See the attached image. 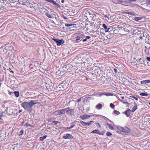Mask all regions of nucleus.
Segmentation results:
<instances>
[{
    "label": "nucleus",
    "instance_id": "f257e3e1",
    "mask_svg": "<svg viewBox=\"0 0 150 150\" xmlns=\"http://www.w3.org/2000/svg\"><path fill=\"white\" fill-rule=\"evenodd\" d=\"M37 103L35 100H31L29 103L24 102L21 104V106L26 110H31L32 106Z\"/></svg>",
    "mask_w": 150,
    "mask_h": 150
},
{
    "label": "nucleus",
    "instance_id": "f03ea898",
    "mask_svg": "<svg viewBox=\"0 0 150 150\" xmlns=\"http://www.w3.org/2000/svg\"><path fill=\"white\" fill-rule=\"evenodd\" d=\"M117 127L119 130L125 133H129L130 132V130L127 127L123 128L120 126H119Z\"/></svg>",
    "mask_w": 150,
    "mask_h": 150
},
{
    "label": "nucleus",
    "instance_id": "7ed1b4c3",
    "mask_svg": "<svg viewBox=\"0 0 150 150\" xmlns=\"http://www.w3.org/2000/svg\"><path fill=\"white\" fill-rule=\"evenodd\" d=\"M53 40L54 42L57 43V45L58 46L61 45L62 44H63L64 42V41L63 39L60 40L59 39L54 38Z\"/></svg>",
    "mask_w": 150,
    "mask_h": 150
},
{
    "label": "nucleus",
    "instance_id": "20e7f679",
    "mask_svg": "<svg viewBox=\"0 0 150 150\" xmlns=\"http://www.w3.org/2000/svg\"><path fill=\"white\" fill-rule=\"evenodd\" d=\"M76 36V41L77 42H79V40L81 41L83 38V35L81 34H76L75 35Z\"/></svg>",
    "mask_w": 150,
    "mask_h": 150
},
{
    "label": "nucleus",
    "instance_id": "39448f33",
    "mask_svg": "<svg viewBox=\"0 0 150 150\" xmlns=\"http://www.w3.org/2000/svg\"><path fill=\"white\" fill-rule=\"evenodd\" d=\"M72 136L70 134H65L63 138L64 139H71L72 138Z\"/></svg>",
    "mask_w": 150,
    "mask_h": 150
},
{
    "label": "nucleus",
    "instance_id": "423d86ee",
    "mask_svg": "<svg viewBox=\"0 0 150 150\" xmlns=\"http://www.w3.org/2000/svg\"><path fill=\"white\" fill-rule=\"evenodd\" d=\"M48 2H50L53 4L56 5L58 7L60 8V6L57 4L56 1L53 0H46Z\"/></svg>",
    "mask_w": 150,
    "mask_h": 150
},
{
    "label": "nucleus",
    "instance_id": "0eeeda50",
    "mask_svg": "<svg viewBox=\"0 0 150 150\" xmlns=\"http://www.w3.org/2000/svg\"><path fill=\"white\" fill-rule=\"evenodd\" d=\"M66 112L67 114L73 115L74 114V111L73 109H69H69L66 110Z\"/></svg>",
    "mask_w": 150,
    "mask_h": 150
},
{
    "label": "nucleus",
    "instance_id": "6e6552de",
    "mask_svg": "<svg viewBox=\"0 0 150 150\" xmlns=\"http://www.w3.org/2000/svg\"><path fill=\"white\" fill-rule=\"evenodd\" d=\"M90 115H84L80 116V118L82 120H84L90 117Z\"/></svg>",
    "mask_w": 150,
    "mask_h": 150
},
{
    "label": "nucleus",
    "instance_id": "1a4fd4ad",
    "mask_svg": "<svg viewBox=\"0 0 150 150\" xmlns=\"http://www.w3.org/2000/svg\"><path fill=\"white\" fill-rule=\"evenodd\" d=\"M150 83V80H143L141 82V83L142 84L145 85L148 83Z\"/></svg>",
    "mask_w": 150,
    "mask_h": 150
},
{
    "label": "nucleus",
    "instance_id": "9d476101",
    "mask_svg": "<svg viewBox=\"0 0 150 150\" xmlns=\"http://www.w3.org/2000/svg\"><path fill=\"white\" fill-rule=\"evenodd\" d=\"M26 63L25 64V65H27V66L28 65V64H27V63H28V64H29V67H30L31 68H33V65L31 64H29V63H30V62H31V60L30 59H28L26 60Z\"/></svg>",
    "mask_w": 150,
    "mask_h": 150
},
{
    "label": "nucleus",
    "instance_id": "9b49d317",
    "mask_svg": "<svg viewBox=\"0 0 150 150\" xmlns=\"http://www.w3.org/2000/svg\"><path fill=\"white\" fill-rule=\"evenodd\" d=\"M102 26L105 29V31L106 32H108L109 30L110 29V28H108L107 26L105 24H103Z\"/></svg>",
    "mask_w": 150,
    "mask_h": 150
},
{
    "label": "nucleus",
    "instance_id": "f8f14e48",
    "mask_svg": "<svg viewBox=\"0 0 150 150\" xmlns=\"http://www.w3.org/2000/svg\"><path fill=\"white\" fill-rule=\"evenodd\" d=\"M131 111V110L129 109L124 112L123 113H125L127 117H129Z\"/></svg>",
    "mask_w": 150,
    "mask_h": 150
},
{
    "label": "nucleus",
    "instance_id": "ddd939ff",
    "mask_svg": "<svg viewBox=\"0 0 150 150\" xmlns=\"http://www.w3.org/2000/svg\"><path fill=\"white\" fill-rule=\"evenodd\" d=\"M134 105L131 110V111L132 112H134L137 109V104L135 102L134 103Z\"/></svg>",
    "mask_w": 150,
    "mask_h": 150
},
{
    "label": "nucleus",
    "instance_id": "4468645a",
    "mask_svg": "<svg viewBox=\"0 0 150 150\" xmlns=\"http://www.w3.org/2000/svg\"><path fill=\"white\" fill-rule=\"evenodd\" d=\"M67 109H69V108L60 110V111L61 115L64 114L65 112H66V110H67Z\"/></svg>",
    "mask_w": 150,
    "mask_h": 150
},
{
    "label": "nucleus",
    "instance_id": "2eb2a0df",
    "mask_svg": "<svg viewBox=\"0 0 150 150\" xmlns=\"http://www.w3.org/2000/svg\"><path fill=\"white\" fill-rule=\"evenodd\" d=\"M53 114L55 115H61L60 113V110H57L54 111V112H53Z\"/></svg>",
    "mask_w": 150,
    "mask_h": 150
},
{
    "label": "nucleus",
    "instance_id": "dca6fc26",
    "mask_svg": "<svg viewBox=\"0 0 150 150\" xmlns=\"http://www.w3.org/2000/svg\"><path fill=\"white\" fill-rule=\"evenodd\" d=\"M129 29L130 32L129 33H134L135 31V30L133 28H132L131 26L129 27Z\"/></svg>",
    "mask_w": 150,
    "mask_h": 150
},
{
    "label": "nucleus",
    "instance_id": "f3484780",
    "mask_svg": "<svg viewBox=\"0 0 150 150\" xmlns=\"http://www.w3.org/2000/svg\"><path fill=\"white\" fill-rule=\"evenodd\" d=\"M102 104L99 103L96 106V108L98 109H100L102 108Z\"/></svg>",
    "mask_w": 150,
    "mask_h": 150
},
{
    "label": "nucleus",
    "instance_id": "a211bd4d",
    "mask_svg": "<svg viewBox=\"0 0 150 150\" xmlns=\"http://www.w3.org/2000/svg\"><path fill=\"white\" fill-rule=\"evenodd\" d=\"M123 30L125 32V33H129L130 31H129V27L127 28H123Z\"/></svg>",
    "mask_w": 150,
    "mask_h": 150
},
{
    "label": "nucleus",
    "instance_id": "6ab92c4d",
    "mask_svg": "<svg viewBox=\"0 0 150 150\" xmlns=\"http://www.w3.org/2000/svg\"><path fill=\"white\" fill-rule=\"evenodd\" d=\"M3 116V113L2 112H0V124L3 122V120L1 118Z\"/></svg>",
    "mask_w": 150,
    "mask_h": 150
},
{
    "label": "nucleus",
    "instance_id": "aec40b11",
    "mask_svg": "<svg viewBox=\"0 0 150 150\" xmlns=\"http://www.w3.org/2000/svg\"><path fill=\"white\" fill-rule=\"evenodd\" d=\"M145 42L147 44H150V40L148 38H147V37L145 38Z\"/></svg>",
    "mask_w": 150,
    "mask_h": 150
},
{
    "label": "nucleus",
    "instance_id": "412c9836",
    "mask_svg": "<svg viewBox=\"0 0 150 150\" xmlns=\"http://www.w3.org/2000/svg\"><path fill=\"white\" fill-rule=\"evenodd\" d=\"M139 62L140 64H142L144 63V60L143 59H139Z\"/></svg>",
    "mask_w": 150,
    "mask_h": 150
},
{
    "label": "nucleus",
    "instance_id": "4be33fe9",
    "mask_svg": "<svg viewBox=\"0 0 150 150\" xmlns=\"http://www.w3.org/2000/svg\"><path fill=\"white\" fill-rule=\"evenodd\" d=\"M107 125H108V126L109 127V128L111 130L114 129L113 128V126L112 125H111L110 124H107Z\"/></svg>",
    "mask_w": 150,
    "mask_h": 150
},
{
    "label": "nucleus",
    "instance_id": "5701e85b",
    "mask_svg": "<svg viewBox=\"0 0 150 150\" xmlns=\"http://www.w3.org/2000/svg\"><path fill=\"white\" fill-rule=\"evenodd\" d=\"M47 137L46 135H44L43 137H41L40 139V141H43L44 139H45Z\"/></svg>",
    "mask_w": 150,
    "mask_h": 150
},
{
    "label": "nucleus",
    "instance_id": "b1692460",
    "mask_svg": "<svg viewBox=\"0 0 150 150\" xmlns=\"http://www.w3.org/2000/svg\"><path fill=\"white\" fill-rule=\"evenodd\" d=\"M14 94H15V96L16 97H18L19 96V92L18 91H15L14 92Z\"/></svg>",
    "mask_w": 150,
    "mask_h": 150
},
{
    "label": "nucleus",
    "instance_id": "393cba45",
    "mask_svg": "<svg viewBox=\"0 0 150 150\" xmlns=\"http://www.w3.org/2000/svg\"><path fill=\"white\" fill-rule=\"evenodd\" d=\"M73 25H75V24H73L71 23H66L65 24V25L66 27H69L71 26H72Z\"/></svg>",
    "mask_w": 150,
    "mask_h": 150
},
{
    "label": "nucleus",
    "instance_id": "a878e982",
    "mask_svg": "<svg viewBox=\"0 0 150 150\" xmlns=\"http://www.w3.org/2000/svg\"><path fill=\"white\" fill-rule=\"evenodd\" d=\"M80 123L82 125L86 126V122L83 121H81Z\"/></svg>",
    "mask_w": 150,
    "mask_h": 150
},
{
    "label": "nucleus",
    "instance_id": "bb28decb",
    "mask_svg": "<svg viewBox=\"0 0 150 150\" xmlns=\"http://www.w3.org/2000/svg\"><path fill=\"white\" fill-rule=\"evenodd\" d=\"M140 95L142 96H147L148 95V94L147 93H142L140 94Z\"/></svg>",
    "mask_w": 150,
    "mask_h": 150
},
{
    "label": "nucleus",
    "instance_id": "cd10ccee",
    "mask_svg": "<svg viewBox=\"0 0 150 150\" xmlns=\"http://www.w3.org/2000/svg\"><path fill=\"white\" fill-rule=\"evenodd\" d=\"M142 19V18L140 17H136L135 18L134 20L135 21H138L139 20Z\"/></svg>",
    "mask_w": 150,
    "mask_h": 150
},
{
    "label": "nucleus",
    "instance_id": "c85d7f7f",
    "mask_svg": "<svg viewBox=\"0 0 150 150\" xmlns=\"http://www.w3.org/2000/svg\"><path fill=\"white\" fill-rule=\"evenodd\" d=\"M45 15L49 18H52V17L48 13H46Z\"/></svg>",
    "mask_w": 150,
    "mask_h": 150
},
{
    "label": "nucleus",
    "instance_id": "c756f323",
    "mask_svg": "<svg viewBox=\"0 0 150 150\" xmlns=\"http://www.w3.org/2000/svg\"><path fill=\"white\" fill-rule=\"evenodd\" d=\"M98 130H99L98 129H95V130H93L91 132V133H92L94 134H98V132L97 131H98Z\"/></svg>",
    "mask_w": 150,
    "mask_h": 150
},
{
    "label": "nucleus",
    "instance_id": "7c9ffc66",
    "mask_svg": "<svg viewBox=\"0 0 150 150\" xmlns=\"http://www.w3.org/2000/svg\"><path fill=\"white\" fill-rule=\"evenodd\" d=\"M23 130H21L20 131V132L19 133L18 135L19 136L21 135H22L23 134Z\"/></svg>",
    "mask_w": 150,
    "mask_h": 150
},
{
    "label": "nucleus",
    "instance_id": "2f4dec72",
    "mask_svg": "<svg viewBox=\"0 0 150 150\" xmlns=\"http://www.w3.org/2000/svg\"><path fill=\"white\" fill-rule=\"evenodd\" d=\"M110 106L111 108H112L113 109L115 107V105L112 103H111L110 104Z\"/></svg>",
    "mask_w": 150,
    "mask_h": 150
},
{
    "label": "nucleus",
    "instance_id": "473e14b6",
    "mask_svg": "<svg viewBox=\"0 0 150 150\" xmlns=\"http://www.w3.org/2000/svg\"><path fill=\"white\" fill-rule=\"evenodd\" d=\"M75 125L74 124L73 125H71L70 127H67L66 128V129H70L73 128L74 127Z\"/></svg>",
    "mask_w": 150,
    "mask_h": 150
},
{
    "label": "nucleus",
    "instance_id": "72a5a7b5",
    "mask_svg": "<svg viewBox=\"0 0 150 150\" xmlns=\"http://www.w3.org/2000/svg\"><path fill=\"white\" fill-rule=\"evenodd\" d=\"M106 135L108 136H110L112 135V134L110 132H107L106 133Z\"/></svg>",
    "mask_w": 150,
    "mask_h": 150
},
{
    "label": "nucleus",
    "instance_id": "f704fd0d",
    "mask_svg": "<svg viewBox=\"0 0 150 150\" xmlns=\"http://www.w3.org/2000/svg\"><path fill=\"white\" fill-rule=\"evenodd\" d=\"M114 112L115 114H117V115H119L120 113L119 111L116 110H114Z\"/></svg>",
    "mask_w": 150,
    "mask_h": 150
},
{
    "label": "nucleus",
    "instance_id": "c9c22d12",
    "mask_svg": "<svg viewBox=\"0 0 150 150\" xmlns=\"http://www.w3.org/2000/svg\"><path fill=\"white\" fill-rule=\"evenodd\" d=\"M118 100L120 101L121 102H122V103H123L124 104H128V103L127 102H124L122 100H121V99H118Z\"/></svg>",
    "mask_w": 150,
    "mask_h": 150
},
{
    "label": "nucleus",
    "instance_id": "e433bc0d",
    "mask_svg": "<svg viewBox=\"0 0 150 150\" xmlns=\"http://www.w3.org/2000/svg\"><path fill=\"white\" fill-rule=\"evenodd\" d=\"M52 122L54 123L55 125H56L58 123H59V122L58 121H54Z\"/></svg>",
    "mask_w": 150,
    "mask_h": 150
},
{
    "label": "nucleus",
    "instance_id": "4c0bfd02",
    "mask_svg": "<svg viewBox=\"0 0 150 150\" xmlns=\"http://www.w3.org/2000/svg\"><path fill=\"white\" fill-rule=\"evenodd\" d=\"M97 131L98 132V134L99 135H104V133L100 132L99 130H98V131Z\"/></svg>",
    "mask_w": 150,
    "mask_h": 150
},
{
    "label": "nucleus",
    "instance_id": "58836bf2",
    "mask_svg": "<svg viewBox=\"0 0 150 150\" xmlns=\"http://www.w3.org/2000/svg\"><path fill=\"white\" fill-rule=\"evenodd\" d=\"M113 94H111L110 93H106V94H105V95L107 96H113Z\"/></svg>",
    "mask_w": 150,
    "mask_h": 150
},
{
    "label": "nucleus",
    "instance_id": "ea45409f",
    "mask_svg": "<svg viewBox=\"0 0 150 150\" xmlns=\"http://www.w3.org/2000/svg\"><path fill=\"white\" fill-rule=\"evenodd\" d=\"M10 2L12 3H15V2H16V0H10Z\"/></svg>",
    "mask_w": 150,
    "mask_h": 150
},
{
    "label": "nucleus",
    "instance_id": "a19ab883",
    "mask_svg": "<svg viewBox=\"0 0 150 150\" xmlns=\"http://www.w3.org/2000/svg\"><path fill=\"white\" fill-rule=\"evenodd\" d=\"M132 97L133 98V99L136 100H138V99L136 98V97H135V96H132Z\"/></svg>",
    "mask_w": 150,
    "mask_h": 150
},
{
    "label": "nucleus",
    "instance_id": "79ce46f5",
    "mask_svg": "<svg viewBox=\"0 0 150 150\" xmlns=\"http://www.w3.org/2000/svg\"><path fill=\"white\" fill-rule=\"evenodd\" d=\"M82 98V97H81L77 101V102L78 103L81 100V99Z\"/></svg>",
    "mask_w": 150,
    "mask_h": 150
},
{
    "label": "nucleus",
    "instance_id": "37998d69",
    "mask_svg": "<svg viewBox=\"0 0 150 150\" xmlns=\"http://www.w3.org/2000/svg\"><path fill=\"white\" fill-rule=\"evenodd\" d=\"M106 93L102 92L100 94V95H105V94H106Z\"/></svg>",
    "mask_w": 150,
    "mask_h": 150
},
{
    "label": "nucleus",
    "instance_id": "c03bdc74",
    "mask_svg": "<svg viewBox=\"0 0 150 150\" xmlns=\"http://www.w3.org/2000/svg\"><path fill=\"white\" fill-rule=\"evenodd\" d=\"M63 17L65 20H66V19H67V18L64 15H63Z\"/></svg>",
    "mask_w": 150,
    "mask_h": 150
},
{
    "label": "nucleus",
    "instance_id": "a18cd8bd",
    "mask_svg": "<svg viewBox=\"0 0 150 150\" xmlns=\"http://www.w3.org/2000/svg\"><path fill=\"white\" fill-rule=\"evenodd\" d=\"M90 37L89 36H86V39L87 40L88 39H90Z\"/></svg>",
    "mask_w": 150,
    "mask_h": 150
},
{
    "label": "nucleus",
    "instance_id": "49530a36",
    "mask_svg": "<svg viewBox=\"0 0 150 150\" xmlns=\"http://www.w3.org/2000/svg\"><path fill=\"white\" fill-rule=\"evenodd\" d=\"M146 59L149 61H150V57H147Z\"/></svg>",
    "mask_w": 150,
    "mask_h": 150
},
{
    "label": "nucleus",
    "instance_id": "de8ad7c7",
    "mask_svg": "<svg viewBox=\"0 0 150 150\" xmlns=\"http://www.w3.org/2000/svg\"><path fill=\"white\" fill-rule=\"evenodd\" d=\"M114 71L115 73H117V70L115 68L114 69Z\"/></svg>",
    "mask_w": 150,
    "mask_h": 150
},
{
    "label": "nucleus",
    "instance_id": "09e8293b",
    "mask_svg": "<svg viewBox=\"0 0 150 150\" xmlns=\"http://www.w3.org/2000/svg\"><path fill=\"white\" fill-rule=\"evenodd\" d=\"M94 122L93 121H90L89 123L90 124V125H91L92 123H93Z\"/></svg>",
    "mask_w": 150,
    "mask_h": 150
},
{
    "label": "nucleus",
    "instance_id": "8fccbe9b",
    "mask_svg": "<svg viewBox=\"0 0 150 150\" xmlns=\"http://www.w3.org/2000/svg\"><path fill=\"white\" fill-rule=\"evenodd\" d=\"M120 98L122 99H125V97L124 96H120Z\"/></svg>",
    "mask_w": 150,
    "mask_h": 150
},
{
    "label": "nucleus",
    "instance_id": "3c124183",
    "mask_svg": "<svg viewBox=\"0 0 150 150\" xmlns=\"http://www.w3.org/2000/svg\"><path fill=\"white\" fill-rule=\"evenodd\" d=\"M117 0L120 2H123L122 0Z\"/></svg>",
    "mask_w": 150,
    "mask_h": 150
},
{
    "label": "nucleus",
    "instance_id": "603ef678",
    "mask_svg": "<svg viewBox=\"0 0 150 150\" xmlns=\"http://www.w3.org/2000/svg\"><path fill=\"white\" fill-rule=\"evenodd\" d=\"M90 125V124L89 123V122H88V123H87L86 122V126H89Z\"/></svg>",
    "mask_w": 150,
    "mask_h": 150
},
{
    "label": "nucleus",
    "instance_id": "864d4df0",
    "mask_svg": "<svg viewBox=\"0 0 150 150\" xmlns=\"http://www.w3.org/2000/svg\"><path fill=\"white\" fill-rule=\"evenodd\" d=\"M87 40L86 39V38L85 39H84L83 40V42H85V41H86Z\"/></svg>",
    "mask_w": 150,
    "mask_h": 150
},
{
    "label": "nucleus",
    "instance_id": "5fc2aeb1",
    "mask_svg": "<svg viewBox=\"0 0 150 150\" xmlns=\"http://www.w3.org/2000/svg\"><path fill=\"white\" fill-rule=\"evenodd\" d=\"M139 38L141 39H144V38L142 36H140L139 37Z\"/></svg>",
    "mask_w": 150,
    "mask_h": 150
},
{
    "label": "nucleus",
    "instance_id": "6e6d98bb",
    "mask_svg": "<svg viewBox=\"0 0 150 150\" xmlns=\"http://www.w3.org/2000/svg\"><path fill=\"white\" fill-rule=\"evenodd\" d=\"M22 111V110H19L18 111L19 113H20Z\"/></svg>",
    "mask_w": 150,
    "mask_h": 150
},
{
    "label": "nucleus",
    "instance_id": "4d7b16f0",
    "mask_svg": "<svg viewBox=\"0 0 150 150\" xmlns=\"http://www.w3.org/2000/svg\"><path fill=\"white\" fill-rule=\"evenodd\" d=\"M64 2V0H62L61 1V2L62 3H63Z\"/></svg>",
    "mask_w": 150,
    "mask_h": 150
},
{
    "label": "nucleus",
    "instance_id": "13d9d810",
    "mask_svg": "<svg viewBox=\"0 0 150 150\" xmlns=\"http://www.w3.org/2000/svg\"><path fill=\"white\" fill-rule=\"evenodd\" d=\"M137 63H139V59H138L137 60Z\"/></svg>",
    "mask_w": 150,
    "mask_h": 150
},
{
    "label": "nucleus",
    "instance_id": "bf43d9fd",
    "mask_svg": "<svg viewBox=\"0 0 150 150\" xmlns=\"http://www.w3.org/2000/svg\"><path fill=\"white\" fill-rule=\"evenodd\" d=\"M128 14H131V15H132V13H130V12H128Z\"/></svg>",
    "mask_w": 150,
    "mask_h": 150
},
{
    "label": "nucleus",
    "instance_id": "052dcab7",
    "mask_svg": "<svg viewBox=\"0 0 150 150\" xmlns=\"http://www.w3.org/2000/svg\"><path fill=\"white\" fill-rule=\"evenodd\" d=\"M96 33L97 34H98L99 33V32L98 31H96Z\"/></svg>",
    "mask_w": 150,
    "mask_h": 150
},
{
    "label": "nucleus",
    "instance_id": "680f3d73",
    "mask_svg": "<svg viewBox=\"0 0 150 150\" xmlns=\"http://www.w3.org/2000/svg\"><path fill=\"white\" fill-rule=\"evenodd\" d=\"M11 72H12V73H14V72H13V71H11Z\"/></svg>",
    "mask_w": 150,
    "mask_h": 150
},
{
    "label": "nucleus",
    "instance_id": "e2e57ef3",
    "mask_svg": "<svg viewBox=\"0 0 150 150\" xmlns=\"http://www.w3.org/2000/svg\"><path fill=\"white\" fill-rule=\"evenodd\" d=\"M97 124L99 125V127H100V124L99 123H98Z\"/></svg>",
    "mask_w": 150,
    "mask_h": 150
},
{
    "label": "nucleus",
    "instance_id": "0e129e2a",
    "mask_svg": "<svg viewBox=\"0 0 150 150\" xmlns=\"http://www.w3.org/2000/svg\"><path fill=\"white\" fill-rule=\"evenodd\" d=\"M91 98V97H88V99H90V98Z\"/></svg>",
    "mask_w": 150,
    "mask_h": 150
},
{
    "label": "nucleus",
    "instance_id": "69168bd1",
    "mask_svg": "<svg viewBox=\"0 0 150 150\" xmlns=\"http://www.w3.org/2000/svg\"><path fill=\"white\" fill-rule=\"evenodd\" d=\"M5 105H4L3 106V107L4 108H5Z\"/></svg>",
    "mask_w": 150,
    "mask_h": 150
},
{
    "label": "nucleus",
    "instance_id": "338daca9",
    "mask_svg": "<svg viewBox=\"0 0 150 150\" xmlns=\"http://www.w3.org/2000/svg\"><path fill=\"white\" fill-rule=\"evenodd\" d=\"M95 31H94V30H93V33H95Z\"/></svg>",
    "mask_w": 150,
    "mask_h": 150
},
{
    "label": "nucleus",
    "instance_id": "774afa93",
    "mask_svg": "<svg viewBox=\"0 0 150 150\" xmlns=\"http://www.w3.org/2000/svg\"><path fill=\"white\" fill-rule=\"evenodd\" d=\"M105 17H107V15H105Z\"/></svg>",
    "mask_w": 150,
    "mask_h": 150
}]
</instances>
